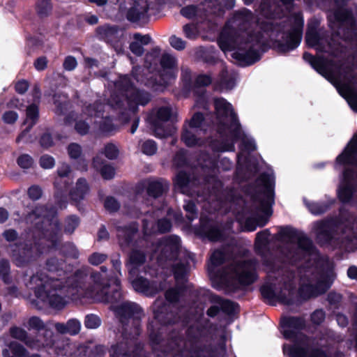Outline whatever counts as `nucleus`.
Returning <instances> with one entry per match:
<instances>
[{"mask_svg": "<svg viewBox=\"0 0 357 357\" xmlns=\"http://www.w3.org/2000/svg\"><path fill=\"white\" fill-rule=\"evenodd\" d=\"M153 319L149 321L147 331L150 344L165 357H218V349L211 342H204L191 328L185 338L181 330L170 331L162 337L160 326H170L180 322L178 311L162 301H155L152 306Z\"/></svg>", "mask_w": 357, "mask_h": 357, "instance_id": "f257e3e1", "label": "nucleus"}, {"mask_svg": "<svg viewBox=\"0 0 357 357\" xmlns=\"http://www.w3.org/2000/svg\"><path fill=\"white\" fill-rule=\"evenodd\" d=\"M292 19V24L287 31H283L280 23L265 20L259 21L258 26L260 31L249 33L246 44L250 45L248 47L255 48V46H259L263 50V47L266 45L264 42V33H265L270 39V47L278 54H286L294 50L302 40L304 19L301 12L294 13Z\"/></svg>", "mask_w": 357, "mask_h": 357, "instance_id": "f03ea898", "label": "nucleus"}, {"mask_svg": "<svg viewBox=\"0 0 357 357\" xmlns=\"http://www.w3.org/2000/svg\"><path fill=\"white\" fill-rule=\"evenodd\" d=\"M115 314L122 325V337L120 342L112 347L110 357H132V354L142 349L138 341L142 333V307L135 303L124 302L114 309Z\"/></svg>", "mask_w": 357, "mask_h": 357, "instance_id": "7ed1b4c3", "label": "nucleus"}, {"mask_svg": "<svg viewBox=\"0 0 357 357\" xmlns=\"http://www.w3.org/2000/svg\"><path fill=\"white\" fill-rule=\"evenodd\" d=\"M29 284L36 298L48 304L50 307L61 310L65 307L64 298L58 294V291L64 287L61 279L50 277L43 272H37L31 277Z\"/></svg>", "mask_w": 357, "mask_h": 357, "instance_id": "20e7f679", "label": "nucleus"}, {"mask_svg": "<svg viewBox=\"0 0 357 357\" xmlns=\"http://www.w3.org/2000/svg\"><path fill=\"white\" fill-rule=\"evenodd\" d=\"M214 107L217 119L219 120V129H228L233 127L230 133L233 141H225L222 143L221 151H231L234 150V142L241 137V125L238 116L234 112L231 103L224 98H217L214 100Z\"/></svg>", "mask_w": 357, "mask_h": 357, "instance_id": "39448f33", "label": "nucleus"}, {"mask_svg": "<svg viewBox=\"0 0 357 357\" xmlns=\"http://www.w3.org/2000/svg\"><path fill=\"white\" fill-rule=\"evenodd\" d=\"M257 187L263 190H256L251 196L255 202L259 204V209L267 217L273 213L272 206L275 204V178L267 172L261 173L256 179Z\"/></svg>", "mask_w": 357, "mask_h": 357, "instance_id": "423d86ee", "label": "nucleus"}, {"mask_svg": "<svg viewBox=\"0 0 357 357\" xmlns=\"http://www.w3.org/2000/svg\"><path fill=\"white\" fill-rule=\"evenodd\" d=\"M91 278L94 284L101 289L105 302L116 303L123 299L119 278L112 276L104 280L101 273L93 271L91 273Z\"/></svg>", "mask_w": 357, "mask_h": 357, "instance_id": "0eeeda50", "label": "nucleus"}, {"mask_svg": "<svg viewBox=\"0 0 357 357\" xmlns=\"http://www.w3.org/2000/svg\"><path fill=\"white\" fill-rule=\"evenodd\" d=\"M284 337L292 341L290 345L283 346L284 354L287 357H308L311 343L309 337L304 333H297L294 331H284Z\"/></svg>", "mask_w": 357, "mask_h": 357, "instance_id": "6e6552de", "label": "nucleus"}, {"mask_svg": "<svg viewBox=\"0 0 357 357\" xmlns=\"http://www.w3.org/2000/svg\"><path fill=\"white\" fill-rule=\"evenodd\" d=\"M43 236L47 241L50 243L49 245L50 250H59L66 257L75 259L79 257V251L73 243L66 242L63 244L61 243L62 236L59 222H56L51 229H44Z\"/></svg>", "mask_w": 357, "mask_h": 357, "instance_id": "1a4fd4ad", "label": "nucleus"}, {"mask_svg": "<svg viewBox=\"0 0 357 357\" xmlns=\"http://www.w3.org/2000/svg\"><path fill=\"white\" fill-rule=\"evenodd\" d=\"M10 256L17 267H24L28 265L43 252L40 245L37 243H17L10 245Z\"/></svg>", "mask_w": 357, "mask_h": 357, "instance_id": "9d476101", "label": "nucleus"}, {"mask_svg": "<svg viewBox=\"0 0 357 357\" xmlns=\"http://www.w3.org/2000/svg\"><path fill=\"white\" fill-rule=\"evenodd\" d=\"M40 333L43 335H39L35 340L36 347L40 346L50 347L58 356L77 357V349L72 351V345L70 343L65 341H56L53 331L48 329L47 326Z\"/></svg>", "mask_w": 357, "mask_h": 357, "instance_id": "9b49d317", "label": "nucleus"}, {"mask_svg": "<svg viewBox=\"0 0 357 357\" xmlns=\"http://www.w3.org/2000/svg\"><path fill=\"white\" fill-rule=\"evenodd\" d=\"M336 227L337 221L333 218L317 220L314 223L315 240L320 247L330 245L339 240L334 237Z\"/></svg>", "mask_w": 357, "mask_h": 357, "instance_id": "f8f14e48", "label": "nucleus"}, {"mask_svg": "<svg viewBox=\"0 0 357 357\" xmlns=\"http://www.w3.org/2000/svg\"><path fill=\"white\" fill-rule=\"evenodd\" d=\"M172 116V109L162 106L158 109L156 114L151 117V125L154 135L158 138H166L172 135V128L165 126Z\"/></svg>", "mask_w": 357, "mask_h": 357, "instance_id": "ddd939ff", "label": "nucleus"}, {"mask_svg": "<svg viewBox=\"0 0 357 357\" xmlns=\"http://www.w3.org/2000/svg\"><path fill=\"white\" fill-rule=\"evenodd\" d=\"M279 234L282 237L287 238L290 242H294L296 240L298 248L310 255L315 249L312 241L307 236L303 231H298L291 226L282 227Z\"/></svg>", "mask_w": 357, "mask_h": 357, "instance_id": "4468645a", "label": "nucleus"}, {"mask_svg": "<svg viewBox=\"0 0 357 357\" xmlns=\"http://www.w3.org/2000/svg\"><path fill=\"white\" fill-rule=\"evenodd\" d=\"M32 214L37 218H43L42 224L36 223V228L43 234L44 229H51L57 220L54 222L56 211L52 206L37 205L32 210Z\"/></svg>", "mask_w": 357, "mask_h": 357, "instance_id": "2eb2a0df", "label": "nucleus"}, {"mask_svg": "<svg viewBox=\"0 0 357 357\" xmlns=\"http://www.w3.org/2000/svg\"><path fill=\"white\" fill-rule=\"evenodd\" d=\"M335 162L340 165L357 167V134H355L342 152L337 155Z\"/></svg>", "mask_w": 357, "mask_h": 357, "instance_id": "dca6fc26", "label": "nucleus"}, {"mask_svg": "<svg viewBox=\"0 0 357 357\" xmlns=\"http://www.w3.org/2000/svg\"><path fill=\"white\" fill-rule=\"evenodd\" d=\"M199 233L211 242H217L223 238V232L220 227L208 217L201 218Z\"/></svg>", "mask_w": 357, "mask_h": 357, "instance_id": "f3484780", "label": "nucleus"}, {"mask_svg": "<svg viewBox=\"0 0 357 357\" xmlns=\"http://www.w3.org/2000/svg\"><path fill=\"white\" fill-rule=\"evenodd\" d=\"M40 118L39 107L35 103L29 105L26 109V119L23 124H27L24 128L17 137V143L24 141V138L29 135L32 128L38 122ZM26 142L27 140H25Z\"/></svg>", "mask_w": 357, "mask_h": 357, "instance_id": "a211bd4d", "label": "nucleus"}, {"mask_svg": "<svg viewBox=\"0 0 357 357\" xmlns=\"http://www.w3.org/2000/svg\"><path fill=\"white\" fill-rule=\"evenodd\" d=\"M231 57L235 59L239 66L242 67L253 65L261 59L259 51L254 47H248L246 50L238 49L231 54Z\"/></svg>", "mask_w": 357, "mask_h": 357, "instance_id": "6ab92c4d", "label": "nucleus"}, {"mask_svg": "<svg viewBox=\"0 0 357 357\" xmlns=\"http://www.w3.org/2000/svg\"><path fill=\"white\" fill-rule=\"evenodd\" d=\"M150 5L147 1L136 0L126 13V18L130 22H145L149 20L148 12Z\"/></svg>", "mask_w": 357, "mask_h": 357, "instance_id": "aec40b11", "label": "nucleus"}, {"mask_svg": "<svg viewBox=\"0 0 357 357\" xmlns=\"http://www.w3.org/2000/svg\"><path fill=\"white\" fill-rule=\"evenodd\" d=\"M126 100L129 110L136 114L139 111V105L146 106L151 100V94L138 89H135L128 96H126Z\"/></svg>", "mask_w": 357, "mask_h": 357, "instance_id": "412c9836", "label": "nucleus"}, {"mask_svg": "<svg viewBox=\"0 0 357 357\" xmlns=\"http://www.w3.org/2000/svg\"><path fill=\"white\" fill-rule=\"evenodd\" d=\"M241 271L234 272L236 280L244 287L253 284L258 278L255 268H252L250 261H244L240 264Z\"/></svg>", "mask_w": 357, "mask_h": 357, "instance_id": "4be33fe9", "label": "nucleus"}, {"mask_svg": "<svg viewBox=\"0 0 357 357\" xmlns=\"http://www.w3.org/2000/svg\"><path fill=\"white\" fill-rule=\"evenodd\" d=\"M333 22L339 27L347 26L356 29V21L351 9L348 8H333L332 10Z\"/></svg>", "mask_w": 357, "mask_h": 357, "instance_id": "5701e85b", "label": "nucleus"}, {"mask_svg": "<svg viewBox=\"0 0 357 357\" xmlns=\"http://www.w3.org/2000/svg\"><path fill=\"white\" fill-rule=\"evenodd\" d=\"M162 255L169 261H175L179 255L181 238L176 235L169 236L163 241Z\"/></svg>", "mask_w": 357, "mask_h": 357, "instance_id": "b1692460", "label": "nucleus"}, {"mask_svg": "<svg viewBox=\"0 0 357 357\" xmlns=\"http://www.w3.org/2000/svg\"><path fill=\"white\" fill-rule=\"evenodd\" d=\"M119 31L117 25L105 24L96 27L95 34L99 40L105 41L107 43H113L117 41Z\"/></svg>", "mask_w": 357, "mask_h": 357, "instance_id": "393cba45", "label": "nucleus"}, {"mask_svg": "<svg viewBox=\"0 0 357 357\" xmlns=\"http://www.w3.org/2000/svg\"><path fill=\"white\" fill-rule=\"evenodd\" d=\"M334 65L335 62L333 60L324 56H317L311 66L321 76L330 80L334 77V73L331 69Z\"/></svg>", "mask_w": 357, "mask_h": 357, "instance_id": "a878e982", "label": "nucleus"}, {"mask_svg": "<svg viewBox=\"0 0 357 357\" xmlns=\"http://www.w3.org/2000/svg\"><path fill=\"white\" fill-rule=\"evenodd\" d=\"M169 188V183L163 178L149 181L146 186V193L148 196L156 199L167 193Z\"/></svg>", "mask_w": 357, "mask_h": 357, "instance_id": "bb28decb", "label": "nucleus"}, {"mask_svg": "<svg viewBox=\"0 0 357 357\" xmlns=\"http://www.w3.org/2000/svg\"><path fill=\"white\" fill-rule=\"evenodd\" d=\"M280 326L286 331H294L297 333L305 328L306 321L303 317L286 316L281 319Z\"/></svg>", "mask_w": 357, "mask_h": 357, "instance_id": "cd10ccee", "label": "nucleus"}, {"mask_svg": "<svg viewBox=\"0 0 357 357\" xmlns=\"http://www.w3.org/2000/svg\"><path fill=\"white\" fill-rule=\"evenodd\" d=\"M260 10L261 14L265 18L273 20L279 17L280 8L277 0H262Z\"/></svg>", "mask_w": 357, "mask_h": 357, "instance_id": "c85d7f7f", "label": "nucleus"}, {"mask_svg": "<svg viewBox=\"0 0 357 357\" xmlns=\"http://www.w3.org/2000/svg\"><path fill=\"white\" fill-rule=\"evenodd\" d=\"M89 185L84 178H79L77 179L76 186L70 190V199L78 204L84 199L86 194L89 192Z\"/></svg>", "mask_w": 357, "mask_h": 357, "instance_id": "c756f323", "label": "nucleus"}, {"mask_svg": "<svg viewBox=\"0 0 357 357\" xmlns=\"http://www.w3.org/2000/svg\"><path fill=\"white\" fill-rule=\"evenodd\" d=\"M7 347L2 350L3 357H28L27 350L19 342L11 341Z\"/></svg>", "mask_w": 357, "mask_h": 357, "instance_id": "7c9ffc66", "label": "nucleus"}, {"mask_svg": "<svg viewBox=\"0 0 357 357\" xmlns=\"http://www.w3.org/2000/svg\"><path fill=\"white\" fill-rule=\"evenodd\" d=\"M9 331L13 338L23 342L28 347H35V339L30 337L28 333L22 328L12 326Z\"/></svg>", "mask_w": 357, "mask_h": 357, "instance_id": "2f4dec72", "label": "nucleus"}, {"mask_svg": "<svg viewBox=\"0 0 357 357\" xmlns=\"http://www.w3.org/2000/svg\"><path fill=\"white\" fill-rule=\"evenodd\" d=\"M333 201L305 202L309 211L315 215H320L327 212L333 204Z\"/></svg>", "mask_w": 357, "mask_h": 357, "instance_id": "473e14b6", "label": "nucleus"}, {"mask_svg": "<svg viewBox=\"0 0 357 357\" xmlns=\"http://www.w3.org/2000/svg\"><path fill=\"white\" fill-rule=\"evenodd\" d=\"M218 45L223 52L232 51L236 47V35L232 33H221L218 40Z\"/></svg>", "mask_w": 357, "mask_h": 357, "instance_id": "72a5a7b5", "label": "nucleus"}, {"mask_svg": "<svg viewBox=\"0 0 357 357\" xmlns=\"http://www.w3.org/2000/svg\"><path fill=\"white\" fill-rule=\"evenodd\" d=\"M259 291L263 300L269 305H274L276 301L277 293L275 292V284L265 282L260 288Z\"/></svg>", "mask_w": 357, "mask_h": 357, "instance_id": "f704fd0d", "label": "nucleus"}, {"mask_svg": "<svg viewBox=\"0 0 357 357\" xmlns=\"http://www.w3.org/2000/svg\"><path fill=\"white\" fill-rule=\"evenodd\" d=\"M66 266L65 260L56 257H50L46 260L45 268L51 273H56L58 276H65L63 267Z\"/></svg>", "mask_w": 357, "mask_h": 357, "instance_id": "c9c22d12", "label": "nucleus"}, {"mask_svg": "<svg viewBox=\"0 0 357 357\" xmlns=\"http://www.w3.org/2000/svg\"><path fill=\"white\" fill-rule=\"evenodd\" d=\"M214 301L220 305V310L222 312L228 315H233L238 312L240 309L238 303L229 299H223L219 296H216Z\"/></svg>", "mask_w": 357, "mask_h": 357, "instance_id": "e433bc0d", "label": "nucleus"}, {"mask_svg": "<svg viewBox=\"0 0 357 357\" xmlns=\"http://www.w3.org/2000/svg\"><path fill=\"white\" fill-rule=\"evenodd\" d=\"M197 56L204 63L208 65H215L218 61L216 51L214 47H202L197 52Z\"/></svg>", "mask_w": 357, "mask_h": 357, "instance_id": "4c0bfd02", "label": "nucleus"}, {"mask_svg": "<svg viewBox=\"0 0 357 357\" xmlns=\"http://www.w3.org/2000/svg\"><path fill=\"white\" fill-rule=\"evenodd\" d=\"M122 235L119 236V242L121 245L130 246L132 243L137 227L135 225H128L121 227Z\"/></svg>", "mask_w": 357, "mask_h": 357, "instance_id": "58836bf2", "label": "nucleus"}, {"mask_svg": "<svg viewBox=\"0 0 357 357\" xmlns=\"http://www.w3.org/2000/svg\"><path fill=\"white\" fill-rule=\"evenodd\" d=\"M193 130L194 129H190L187 126L186 123L183 124L181 139L188 147H194L198 144L199 138Z\"/></svg>", "mask_w": 357, "mask_h": 357, "instance_id": "ea45409f", "label": "nucleus"}, {"mask_svg": "<svg viewBox=\"0 0 357 357\" xmlns=\"http://www.w3.org/2000/svg\"><path fill=\"white\" fill-rule=\"evenodd\" d=\"M331 283L329 275L322 274L314 284L310 285L308 287L311 289H314L315 296H318L325 294L330 289Z\"/></svg>", "mask_w": 357, "mask_h": 357, "instance_id": "a19ab883", "label": "nucleus"}, {"mask_svg": "<svg viewBox=\"0 0 357 357\" xmlns=\"http://www.w3.org/2000/svg\"><path fill=\"white\" fill-rule=\"evenodd\" d=\"M355 188L353 184L345 183L339 188L337 191V197L343 204H347L351 202Z\"/></svg>", "mask_w": 357, "mask_h": 357, "instance_id": "79ce46f5", "label": "nucleus"}, {"mask_svg": "<svg viewBox=\"0 0 357 357\" xmlns=\"http://www.w3.org/2000/svg\"><path fill=\"white\" fill-rule=\"evenodd\" d=\"M53 6L52 2L46 0H38L36 5V10L40 18L47 17L52 13Z\"/></svg>", "mask_w": 357, "mask_h": 357, "instance_id": "37998d69", "label": "nucleus"}, {"mask_svg": "<svg viewBox=\"0 0 357 357\" xmlns=\"http://www.w3.org/2000/svg\"><path fill=\"white\" fill-rule=\"evenodd\" d=\"M0 278L6 284H10L13 281L10 275V263L6 259H1L0 260Z\"/></svg>", "mask_w": 357, "mask_h": 357, "instance_id": "c03bdc74", "label": "nucleus"}, {"mask_svg": "<svg viewBox=\"0 0 357 357\" xmlns=\"http://www.w3.org/2000/svg\"><path fill=\"white\" fill-rule=\"evenodd\" d=\"M115 87L122 93H126L134 87V84L128 75L121 76L114 83Z\"/></svg>", "mask_w": 357, "mask_h": 357, "instance_id": "a18cd8bd", "label": "nucleus"}, {"mask_svg": "<svg viewBox=\"0 0 357 357\" xmlns=\"http://www.w3.org/2000/svg\"><path fill=\"white\" fill-rule=\"evenodd\" d=\"M227 253L224 249H216L212 253L210 257L211 265L213 267H218L222 265L226 261Z\"/></svg>", "mask_w": 357, "mask_h": 357, "instance_id": "49530a36", "label": "nucleus"}, {"mask_svg": "<svg viewBox=\"0 0 357 357\" xmlns=\"http://www.w3.org/2000/svg\"><path fill=\"white\" fill-rule=\"evenodd\" d=\"M107 349L102 344L95 345L91 348H84V354L80 357H103Z\"/></svg>", "mask_w": 357, "mask_h": 357, "instance_id": "de8ad7c7", "label": "nucleus"}, {"mask_svg": "<svg viewBox=\"0 0 357 357\" xmlns=\"http://www.w3.org/2000/svg\"><path fill=\"white\" fill-rule=\"evenodd\" d=\"M190 182V175L186 171H179L174 180V184L176 187L183 189L187 188Z\"/></svg>", "mask_w": 357, "mask_h": 357, "instance_id": "09e8293b", "label": "nucleus"}, {"mask_svg": "<svg viewBox=\"0 0 357 357\" xmlns=\"http://www.w3.org/2000/svg\"><path fill=\"white\" fill-rule=\"evenodd\" d=\"M183 208L186 212L185 217L188 221L192 222L197 218L198 209L193 200L185 201Z\"/></svg>", "mask_w": 357, "mask_h": 357, "instance_id": "8fccbe9b", "label": "nucleus"}, {"mask_svg": "<svg viewBox=\"0 0 357 357\" xmlns=\"http://www.w3.org/2000/svg\"><path fill=\"white\" fill-rule=\"evenodd\" d=\"M189 264L188 262H178L172 266V272L176 280H183L188 272Z\"/></svg>", "mask_w": 357, "mask_h": 357, "instance_id": "3c124183", "label": "nucleus"}, {"mask_svg": "<svg viewBox=\"0 0 357 357\" xmlns=\"http://www.w3.org/2000/svg\"><path fill=\"white\" fill-rule=\"evenodd\" d=\"M305 43L310 47L319 45L320 37L315 28H308L305 33Z\"/></svg>", "mask_w": 357, "mask_h": 357, "instance_id": "603ef678", "label": "nucleus"}, {"mask_svg": "<svg viewBox=\"0 0 357 357\" xmlns=\"http://www.w3.org/2000/svg\"><path fill=\"white\" fill-rule=\"evenodd\" d=\"M146 261L145 254L139 250H132L129 254V263L134 266L142 265Z\"/></svg>", "mask_w": 357, "mask_h": 357, "instance_id": "864d4df0", "label": "nucleus"}, {"mask_svg": "<svg viewBox=\"0 0 357 357\" xmlns=\"http://www.w3.org/2000/svg\"><path fill=\"white\" fill-rule=\"evenodd\" d=\"M205 121V117L202 112H197L191 117L190 121H185L187 126L190 129L197 130L202 127Z\"/></svg>", "mask_w": 357, "mask_h": 357, "instance_id": "5fc2aeb1", "label": "nucleus"}, {"mask_svg": "<svg viewBox=\"0 0 357 357\" xmlns=\"http://www.w3.org/2000/svg\"><path fill=\"white\" fill-rule=\"evenodd\" d=\"M79 225V218L75 215L68 216L65 220L64 232L73 234Z\"/></svg>", "mask_w": 357, "mask_h": 357, "instance_id": "6e6d98bb", "label": "nucleus"}, {"mask_svg": "<svg viewBox=\"0 0 357 357\" xmlns=\"http://www.w3.org/2000/svg\"><path fill=\"white\" fill-rule=\"evenodd\" d=\"M100 318L94 314H86L84 317V324L88 329H96L101 325Z\"/></svg>", "mask_w": 357, "mask_h": 357, "instance_id": "4d7b16f0", "label": "nucleus"}, {"mask_svg": "<svg viewBox=\"0 0 357 357\" xmlns=\"http://www.w3.org/2000/svg\"><path fill=\"white\" fill-rule=\"evenodd\" d=\"M225 286L226 290L229 294H234L237 292L239 290L244 289V287L243 284H240L235 278V274L231 278L227 279L225 281Z\"/></svg>", "mask_w": 357, "mask_h": 357, "instance_id": "13d9d810", "label": "nucleus"}, {"mask_svg": "<svg viewBox=\"0 0 357 357\" xmlns=\"http://www.w3.org/2000/svg\"><path fill=\"white\" fill-rule=\"evenodd\" d=\"M212 83V77L207 74H199L194 82L192 88L197 89L200 87H206Z\"/></svg>", "mask_w": 357, "mask_h": 357, "instance_id": "bf43d9fd", "label": "nucleus"}, {"mask_svg": "<svg viewBox=\"0 0 357 357\" xmlns=\"http://www.w3.org/2000/svg\"><path fill=\"white\" fill-rule=\"evenodd\" d=\"M132 287L137 291L145 292L149 289V281L148 279L139 276L132 282Z\"/></svg>", "mask_w": 357, "mask_h": 357, "instance_id": "052dcab7", "label": "nucleus"}, {"mask_svg": "<svg viewBox=\"0 0 357 357\" xmlns=\"http://www.w3.org/2000/svg\"><path fill=\"white\" fill-rule=\"evenodd\" d=\"M160 64L163 71L172 70L176 66V59L169 54H164L160 59Z\"/></svg>", "mask_w": 357, "mask_h": 357, "instance_id": "680f3d73", "label": "nucleus"}, {"mask_svg": "<svg viewBox=\"0 0 357 357\" xmlns=\"http://www.w3.org/2000/svg\"><path fill=\"white\" fill-rule=\"evenodd\" d=\"M46 325L44 324L43 320L36 316L30 317L28 320V328L29 330H35L38 333H40L42 330H44Z\"/></svg>", "mask_w": 357, "mask_h": 357, "instance_id": "e2e57ef3", "label": "nucleus"}, {"mask_svg": "<svg viewBox=\"0 0 357 357\" xmlns=\"http://www.w3.org/2000/svg\"><path fill=\"white\" fill-rule=\"evenodd\" d=\"M173 165L176 168H181L188 165L186 153L183 150H180L176 153L173 158Z\"/></svg>", "mask_w": 357, "mask_h": 357, "instance_id": "0e129e2a", "label": "nucleus"}, {"mask_svg": "<svg viewBox=\"0 0 357 357\" xmlns=\"http://www.w3.org/2000/svg\"><path fill=\"white\" fill-rule=\"evenodd\" d=\"M104 207L109 213H114L119 210L120 204L114 197L108 196L105 199Z\"/></svg>", "mask_w": 357, "mask_h": 357, "instance_id": "69168bd1", "label": "nucleus"}, {"mask_svg": "<svg viewBox=\"0 0 357 357\" xmlns=\"http://www.w3.org/2000/svg\"><path fill=\"white\" fill-rule=\"evenodd\" d=\"M99 171L101 176L105 180L112 179L116 174L115 168L109 164H103Z\"/></svg>", "mask_w": 357, "mask_h": 357, "instance_id": "338daca9", "label": "nucleus"}, {"mask_svg": "<svg viewBox=\"0 0 357 357\" xmlns=\"http://www.w3.org/2000/svg\"><path fill=\"white\" fill-rule=\"evenodd\" d=\"M344 183L353 184L357 180V169L346 167L342 172Z\"/></svg>", "mask_w": 357, "mask_h": 357, "instance_id": "774afa93", "label": "nucleus"}]
</instances>
